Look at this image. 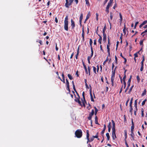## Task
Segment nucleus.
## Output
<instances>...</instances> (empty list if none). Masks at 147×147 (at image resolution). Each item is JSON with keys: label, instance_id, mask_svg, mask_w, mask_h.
Wrapping results in <instances>:
<instances>
[{"label": "nucleus", "instance_id": "f257e3e1", "mask_svg": "<svg viewBox=\"0 0 147 147\" xmlns=\"http://www.w3.org/2000/svg\"><path fill=\"white\" fill-rule=\"evenodd\" d=\"M112 123L113 127H112V136L113 140L116 138V131L115 129V123L113 120H112Z\"/></svg>", "mask_w": 147, "mask_h": 147}, {"label": "nucleus", "instance_id": "f03ea898", "mask_svg": "<svg viewBox=\"0 0 147 147\" xmlns=\"http://www.w3.org/2000/svg\"><path fill=\"white\" fill-rule=\"evenodd\" d=\"M68 16H66L65 18V20H64V29L66 30L67 31L68 29Z\"/></svg>", "mask_w": 147, "mask_h": 147}, {"label": "nucleus", "instance_id": "7ed1b4c3", "mask_svg": "<svg viewBox=\"0 0 147 147\" xmlns=\"http://www.w3.org/2000/svg\"><path fill=\"white\" fill-rule=\"evenodd\" d=\"M76 136L78 138H80L82 136V132L81 130H77L75 133Z\"/></svg>", "mask_w": 147, "mask_h": 147}, {"label": "nucleus", "instance_id": "20e7f679", "mask_svg": "<svg viewBox=\"0 0 147 147\" xmlns=\"http://www.w3.org/2000/svg\"><path fill=\"white\" fill-rule=\"evenodd\" d=\"M74 0H66L65 6L66 7L69 8V6L72 4Z\"/></svg>", "mask_w": 147, "mask_h": 147}, {"label": "nucleus", "instance_id": "39448f33", "mask_svg": "<svg viewBox=\"0 0 147 147\" xmlns=\"http://www.w3.org/2000/svg\"><path fill=\"white\" fill-rule=\"evenodd\" d=\"M112 74L111 78V82H113V81H114V78L115 77V71H112Z\"/></svg>", "mask_w": 147, "mask_h": 147}, {"label": "nucleus", "instance_id": "423d86ee", "mask_svg": "<svg viewBox=\"0 0 147 147\" xmlns=\"http://www.w3.org/2000/svg\"><path fill=\"white\" fill-rule=\"evenodd\" d=\"M94 110L92 109V111L90 113L89 115V117H88V119L89 120H91L92 116L94 115Z\"/></svg>", "mask_w": 147, "mask_h": 147}, {"label": "nucleus", "instance_id": "0eeeda50", "mask_svg": "<svg viewBox=\"0 0 147 147\" xmlns=\"http://www.w3.org/2000/svg\"><path fill=\"white\" fill-rule=\"evenodd\" d=\"M84 94H85L84 92H83L82 94V96L83 97V99H82V103L83 104V105L84 106H85V104L86 102L85 100Z\"/></svg>", "mask_w": 147, "mask_h": 147}, {"label": "nucleus", "instance_id": "6e6552de", "mask_svg": "<svg viewBox=\"0 0 147 147\" xmlns=\"http://www.w3.org/2000/svg\"><path fill=\"white\" fill-rule=\"evenodd\" d=\"M71 28L72 29H74L75 26V24L74 21L72 20V19L71 20Z\"/></svg>", "mask_w": 147, "mask_h": 147}, {"label": "nucleus", "instance_id": "1a4fd4ad", "mask_svg": "<svg viewBox=\"0 0 147 147\" xmlns=\"http://www.w3.org/2000/svg\"><path fill=\"white\" fill-rule=\"evenodd\" d=\"M83 15L82 13H81L80 17V24H81L82 21L83 19Z\"/></svg>", "mask_w": 147, "mask_h": 147}, {"label": "nucleus", "instance_id": "9d476101", "mask_svg": "<svg viewBox=\"0 0 147 147\" xmlns=\"http://www.w3.org/2000/svg\"><path fill=\"white\" fill-rule=\"evenodd\" d=\"M132 126H131V131H134V123H133L132 119Z\"/></svg>", "mask_w": 147, "mask_h": 147}, {"label": "nucleus", "instance_id": "9b49d317", "mask_svg": "<svg viewBox=\"0 0 147 147\" xmlns=\"http://www.w3.org/2000/svg\"><path fill=\"white\" fill-rule=\"evenodd\" d=\"M113 0H110L109 2L108 3L107 5L110 7L111 6L113 3Z\"/></svg>", "mask_w": 147, "mask_h": 147}, {"label": "nucleus", "instance_id": "f8f14e48", "mask_svg": "<svg viewBox=\"0 0 147 147\" xmlns=\"http://www.w3.org/2000/svg\"><path fill=\"white\" fill-rule=\"evenodd\" d=\"M103 41H105L107 38L106 35L105 33H103Z\"/></svg>", "mask_w": 147, "mask_h": 147}, {"label": "nucleus", "instance_id": "ddd939ff", "mask_svg": "<svg viewBox=\"0 0 147 147\" xmlns=\"http://www.w3.org/2000/svg\"><path fill=\"white\" fill-rule=\"evenodd\" d=\"M98 36H99V38L98 40V42L99 44H101L102 42V37L100 36L99 35H98Z\"/></svg>", "mask_w": 147, "mask_h": 147}, {"label": "nucleus", "instance_id": "4468645a", "mask_svg": "<svg viewBox=\"0 0 147 147\" xmlns=\"http://www.w3.org/2000/svg\"><path fill=\"white\" fill-rule=\"evenodd\" d=\"M106 129V125L105 124L104 126L103 129L102 131L101 132V134H104Z\"/></svg>", "mask_w": 147, "mask_h": 147}, {"label": "nucleus", "instance_id": "2eb2a0df", "mask_svg": "<svg viewBox=\"0 0 147 147\" xmlns=\"http://www.w3.org/2000/svg\"><path fill=\"white\" fill-rule=\"evenodd\" d=\"M93 55H92L90 56H89L88 57V63H90V60L91 59V57H92Z\"/></svg>", "mask_w": 147, "mask_h": 147}, {"label": "nucleus", "instance_id": "dca6fc26", "mask_svg": "<svg viewBox=\"0 0 147 147\" xmlns=\"http://www.w3.org/2000/svg\"><path fill=\"white\" fill-rule=\"evenodd\" d=\"M75 100L76 102H78V103L81 105H82L81 103V101L78 98H77L75 99Z\"/></svg>", "mask_w": 147, "mask_h": 147}, {"label": "nucleus", "instance_id": "f3484780", "mask_svg": "<svg viewBox=\"0 0 147 147\" xmlns=\"http://www.w3.org/2000/svg\"><path fill=\"white\" fill-rule=\"evenodd\" d=\"M83 65L84 68L85 69V72H86V74H88V71H87V69L86 67V65L84 64V63H83Z\"/></svg>", "mask_w": 147, "mask_h": 147}, {"label": "nucleus", "instance_id": "a211bd4d", "mask_svg": "<svg viewBox=\"0 0 147 147\" xmlns=\"http://www.w3.org/2000/svg\"><path fill=\"white\" fill-rule=\"evenodd\" d=\"M90 12H89L88 14H87V15L86 16V20H88L89 18V17H90Z\"/></svg>", "mask_w": 147, "mask_h": 147}, {"label": "nucleus", "instance_id": "6ab92c4d", "mask_svg": "<svg viewBox=\"0 0 147 147\" xmlns=\"http://www.w3.org/2000/svg\"><path fill=\"white\" fill-rule=\"evenodd\" d=\"M106 136L107 137V140H109L110 139V136L109 134V133H107L106 134Z\"/></svg>", "mask_w": 147, "mask_h": 147}, {"label": "nucleus", "instance_id": "aec40b11", "mask_svg": "<svg viewBox=\"0 0 147 147\" xmlns=\"http://www.w3.org/2000/svg\"><path fill=\"white\" fill-rule=\"evenodd\" d=\"M131 78H129V79L128 80V81L127 83V84H128V86H130V83L131 82Z\"/></svg>", "mask_w": 147, "mask_h": 147}, {"label": "nucleus", "instance_id": "412c9836", "mask_svg": "<svg viewBox=\"0 0 147 147\" xmlns=\"http://www.w3.org/2000/svg\"><path fill=\"white\" fill-rule=\"evenodd\" d=\"M144 64H141V66L140 68V71H142L143 69Z\"/></svg>", "mask_w": 147, "mask_h": 147}, {"label": "nucleus", "instance_id": "4be33fe9", "mask_svg": "<svg viewBox=\"0 0 147 147\" xmlns=\"http://www.w3.org/2000/svg\"><path fill=\"white\" fill-rule=\"evenodd\" d=\"M67 76L71 80L73 79V78L71 76L70 74H68L67 75Z\"/></svg>", "mask_w": 147, "mask_h": 147}, {"label": "nucleus", "instance_id": "5701e85b", "mask_svg": "<svg viewBox=\"0 0 147 147\" xmlns=\"http://www.w3.org/2000/svg\"><path fill=\"white\" fill-rule=\"evenodd\" d=\"M131 136L133 140L134 139V131H131Z\"/></svg>", "mask_w": 147, "mask_h": 147}, {"label": "nucleus", "instance_id": "b1692460", "mask_svg": "<svg viewBox=\"0 0 147 147\" xmlns=\"http://www.w3.org/2000/svg\"><path fill=\"white\" fill-rule=\"evenodd\" d=\"M125 29H126L125 26V25H124V28L123 30V33L125 35L126 34V30H125Z\"/></svg>", "mask_w": 147, "mask_h": 147}, {"label": "nucleus", "instance_id": "393cba45", "mask_svg": "<svg viewBox=\"0 0 147 147\" xmlns=\"http://www.w3.org/2000/svg\"><path fill=\"white\" fill-rule=\"evenodd\" d=\"M90 96H91V100L92 101H94V99H93V96H92V93H91V92H90Z\"/></svg>", "mask_w": 147, "mask_h": 147}, {"label": "nucleus", "instance_id": "a878e982", "mask_svg": "<svg viewBox=\"0 0 147 147\" xmlns=\"http://www.w3.org/2000/svg\"><path fill=\"white\" fill-rule=\"evenodd\" d=\"M144 110L142 108L141 109V112H142V117H143L144 116Z\"/></svg>", "mask_w": 147, "mask_h": 147}, {"label": "nucleus", "instance_id": "bb28decb", "mask_svg": "<svg viewBox=\"0 0 147 147\" xmlns=\"http://www.w3.org/2000/svg\"><path fill=\"white\" fill-rule=\"evenodd\" d=\"M106 29V25L104 26V28L102 30V33H105V31Z\"/></svg>", "mask_w": 147, "mask_h": 147}, {"label": "nucleus", "instance_id": "cd10ccee", "mask_svg": "<svg viewBox=\"0 0 147 147\" xmlns=\"http://www.w3.org/2000/svg\"><path fill=\"white\" fill-rule=\"evenodd\" d=\"M119 16L120 18V20L121 22L122 20V15L121 14V13H119Z\"/></svg>", "mask_w": 147, "mask_h": 147}, {"label": "nucleus", "instance_id": "c85d7f7f", "mask_svg": "<svg viewBox=\"0 0 147 147\" xmlns=\"http://www.w3.org/2000/svg\"><path fill=\"white\" fill-rule=\"evenodd\" d=\"M143 59L141 62V64H144V61L145 59H144V56H143Z\"/></svg>", "mask_w": 147, "mask_h": 147}, {"label": "nucleus", "instance_id": "c756f323", "mask_svg": "<svg viewBox=\"0 0 147 147\" xmlns=\"http://www.w3.org/2000/svg\"><path fill=\"white\" fill-rule=\"evenodd\" d=\"M92 137L94 138H97L98 137V133H97L96 136H92Z\"/></svg>", "mask_w": 147, "mask_h": 147}, {"label": "nucleus", "instance_id": "7c9ffc66", "mask_svg": "<svg viewBox=\"0 0 147 147\" xmlns=\"http://www.w3.org/2000/svg\"><path fill=\"white\" fill-rule=\"evenodd\" d=\"M94 108L95 109V115H96L97 114V113L98 112V110L96 107H94Z\"/></svg>", "mask_w": 147, "mask_h": 147}, {"label": "nucleus", "instance_id": "2f4dec72", "mask_svg": "<svg viewBox=\"0 0 147 147\" xmlns=\"http://www.w3.org/2000/svg\"><path fill=\"white\" fill-rule=\"evenodd\" d=\"M125 136V139H126L127 138V132L126 130L124 131Z\"/></svg>", "mask_w": 147, "mask_h": 147}, {"label": "nucleus", "instance_id": "473e14b6", "mask_svg": "<svg viewBox=\"0 0 147 147\" xmlns=\"http://www.w3.org/2000/svg\"><path fill=\"white\" fill-rule=\"evenodd\" d=\"M146 90L145 89L144 92L142 93V96H144V95H145L146 94Z\"/></svg>", "mask_w": 147, "mask_h": 147}, {"label": "nucleus", "instance_id": "72a5a7b5", "mask_svg": "<svg viewBox=\"0 0 147 147\" xmlns=\"http://www.w3.org/2000/svg\"><path fill=\"white\" fill-rule=\"evenodd\" d=\"M92 41L91 39H90V45L91 47L92 46Z\"/></svg>", "mask_w": 147, "mask_h": 147}, {"label": "nucleus", "instance_id": "f704fd0d", "mask_svg": "<svg viewBox=\"0 0 147 147\" xmlns=\"http://www.w3.org/2000/svg\"><path fill=\"white\" fill-rule=\"evenodd\" d=\"M115 63H116V64H117V58L116 56H115Z\"/></svg>", "mask_w": 147, "mask_h": 147}, {"label": "nucleus", "instance_id": "c9c22d12", "mask_svg": "<svg viewBox=\"0 0 147 147\" xmlns=\"http://www.w3.org/2000/svg\"><path fill=\"white\" fill-rule=\"evenodd\" d=\"M88 74L89 75H90V68L89 67H88Z\"/></svg>", "mask_w": 147, "mask_h": 147}, {"label": "nucleus", "instance_id": "e433bc0d", "mask_svg": "<svg viewBox=\"0 0 147 147\" xmlns=\"http://www.w3.org/2000/svg\"><path fill=\"white\" fill-rule=\"evenodd\" d=\"M90 48H91V55H93V51L92 48V46H91V47Z\"/></svg>", "mask_w": 147, "mask_h": 147}, {"label": "nucleus", "instance_id": "4c0bfd02", "mask_svg": "<svg viewBox=\"0 0 147 147\" xmlns=\"http://www.w3.org/2000/svg\"><path fill=\"white\" fill-rule=\"evenodd\" d=\"M136 78L138 82H139L140 81V78L139 76H137Z\"/></svg>", "mask_w": 147, "mask_h": 147}, {"label": "nucleus", "instance_id": "58836bf2", "mask_svg": "<svg viewBox=\"0 0 147 147\" xmlns=\"http://www.w3.org/2000/svg\"><path fill=\"white\" fill-rule=\"evenodd\" d=\"M133 100V98H131V100H130V106H132V101Z\"/></svg>", "mask_w": 147, "mask_h": 147}, {"label": "nucleus", "instance_id": "ea45409f", "mask_svg": "<svg viewBox=\"0 0 147 147\" xmlns=\"http://www.w3.org/2000/svg\"><path fill=\"white\" fill-rule=\"evenodd\" d=\"M130 106V110H129V112L131 114L132 110H133V108H132V106Z\"/></svg>", "mask_w": 147, "mask_h": 147}, {"label": "nucleus", "instance_id": "a19ab883", "mask_svg": "<svg viewBox=\"0 0 147 147\" xmlns=\"http://www.w3.org/2000/svg\"><path fill=\"white\" fill-rule=\"evenodd\" d=\"M84 33H82V40L83 41L84 40Z\"/></svg>", "mask_w": 147, "mask_h": 147}, {"label": "nucleus", "instance_id": "79ce46f5", "mask_svg": "<svg viewBox=\"0 0 147 147\" xmlns=\"http://www.w3.org/2000/svg\"><path fill=\"white\" fill-rule=\"evenodd\" d=\"M93 69L94 72V73H95L96 74V68L94 66H93Z\"/></svg>", "mask_w": 147, "mask_h": 147}, {"label": "nucleus", "instance_id": "37998d69", "mask_svg": "<svg viewBox=\"0 0 147 147\" xmlns=\"http://www.w3.org/2000/svg\"><path fill=\"white\" fill-rule=\"evenodd\" d=\"M66 85L67 86H69V82L67 79H66Z\"/></svg>", "mask_w": 147, "mask_h": 147}, {"label": "nucleus", "instance_id": "c03bdc74", "mask_svg": "<svg viewBox=\"0 0 147 147\" xmlns=\"http://www.w3.org/2000/svg\"><path fill=\"white\" fill-rule=\"evenodd\" d=\"M111 122H109L108 125V128H111Z\"/></svg>", "mask_w": 147, "mask_h": 147}, {"label": "nucleus", "instance_id": "a18cd8bd", "mask_svg": "<svg viewBox=\"0 0 147 147\" xmlns=\"http://www.w3.org/2000/svg\"><path fill=\"white\" fill-rule=\"evenodd\" d=\"M133 86H132L130 88V89L129 90V93H130V92H131V91L132 90V88H133Z\"/></svg>", "mask_w": 147, "mask_h": 147}, {"label": "nucleus", "instance_id": "49530a36", "mask_svg": "<svg viewBox=\"0 0 147 147\" xmlns=\"http://www.w3.org/2000/svg\"><path fill=\"white\" fill-rule=\"evenodd\" d=\"M123 84L124 85V88H125L126 86V83L125 80L123 81Z\"/></svg>", "mask_w": 147, "mask_h": 147}, {"label": "nucleus", "instance_id": "de8ad7c7", "mask_svg": "<svg viewBox=\"0 0 147 147\" xmlns=\"http://www.w3.org/2000/svg\"><path fill=\"white\" fill-rule=\"evenodd\" d=\"M86 133H87V136L86 137L88 138V137H89V131L88 130L86 131Z\"/></svg>", "mask_w": 147, "mask_h": 147}, {"label": "nucleus", "instance_id": "09e8293b", "mask_svg": "<svg viewBox=\"0 0 147 147\" xmlns=\"http://www.w3.org/2000/svg\"><path fill=\"white\" fill-rule=\"evenodd\" d=\"M146 101V100H145L142 102V105H143L145 104Z\"/></svg>", "mask_w": 147, "mask_h": 147}, {"label": "nucleus", "instance_id": "8fccbe9b", "mask_svg": "<svg viewBox=\"0 0 147 147\" xmlns=\"http://www.w3.org/2000/svg\"><path fill=\"white\" fill-rule=\"evenodd\" d=\"M96 20L98 21V13H96Z\"/></svg>", "mask_w": 147, "mask_h": 147}, {"label": "nucleus", "instance_id": "3c124183", "mask_svg": "<svg viewBox=\"0 0 147 147\" xmlns=\"http://www.w3.org/2000/svg\"><path fill=\"white\" fill-rule=\"evenodd\" d=\"M134 107H135V108L136 109V111H137L138 108H137V104H136V103H135Z\"/></svg>", "mask_w": 147, "mask_h": 147}, {"label": "nucleus", "instance_id": "603ef678", "mask_svg": "<svg viewBox=\"0 0 147 147\" xmlns=\"http://www.w3.org/2000/svg\"><path fill=\"white\" fill-rule=\"evenodd\" d=\"M85 1H86V4L87 5H89V3L88 0H85Z\"/></svg>", "mask_w": 147, "mask_h": 147}, {"label": "nucleus", "instance_id": "864d4df0", "mask_svg": "<svg viewBox=\"0 0 147 147\" xmlns=\"http://www.w3.org/2000/svg\"><path fill=\"white\" fill-rule=\"evenodd\" d=\"M129 98H128L126 102L125 105L126 106H127V105L128 103V102L129 101Z\"/></svg>", "mask_w": 147, "mask_h": 147}, {"label": "nucleus", "instance_id": "5fc2aeb1", "mask_svg": "<svg viewBox=\"0 0 147 147\" xmlns=\"http://www.w3.org/2000/svg\"><path fill=\"white\" fill-rule=\"evenodd\" d=\"M143 40H141L140 42V45H143Z\"/></svg>", "mask_w": 147, "mask_h": 147}, {"label": "nucleus", "instance_id": "6e6d98bb", "mask_svg": "<svg viewBox=\"0 0 147 147\" xmlns=\"http://www.w3.org/2000/svg\"><path fill=\"white\" fill-rule=\"evenodd\" d=\"M73 88L74 90L75 91H76V88H75V85H74V84H73Z\"/></svg>", "mask_w": 147, "mask_h": 147}, {"label": "nucleus", "instance_id": "4d7b16f0", "mask_svg": "<svg viewBox=\"0 0 147 147\" xmlns=\"http://www.w3.org/2000/svg\"><path fill=\"white\" fill-rule=\"evenodd\" d=\"M134 57L136 58L138 57V55L137 53H135L134 54Z\"/></svg>", "mask_w": 147, "mask_h": 147}, {"label": "nucleus", "instance_id": "13d9d810", "mask_svg": "<svg viewBox=\"0 0 147 147\" xmlns=\"http://www.w3.org/2000/svg\"><path fill=\"white\" fill-rule=\"evenodd\" d=\"M139 22H136L135 24V26H134V28H136V27L137 25L138 24Z\"/></svg>", "mask_w": 147, "mask_h": 147}, {"label": "nucleus", "instance_id": "bf43d9fd", "mask_svg": "<svg viewBox=\"0 0 147 147\" xmlns=\"http://www.w3.org/2000/svg\"><path fill=\"white\" fill-rule=\"evenodd\" d=\"M113 16L112 15L111 13H110V18L111 20H112L113 19Z\"/></svg>", "mask_w": 147, "mask_h": 147}, {"label": "nucleus", "instance_id": "052dcab7", "mask_svg": "<svg viewBox=\"0 0 147 147\" xmlns=\"http://www.w3.org/2000/svg\"><path fill=\"white\" fill-rule=\"evenodd\" d=\"M142 23L144 25L147 23V20L146 21H144Z\"/></svg>", "mask_w": 147, "mask_h": 147}, {"label": "nucleus", "instance_id": "680f3d73", "mask_svg": "<svg viewBox=\"0 0 147 147\" xmlns=\"http://www.w3.org/2000/svg\"><path fill=\"white\" fill-rule=\"evenodd\" d=\"M129 86H128V84H127V88H126V89H125V92H126L127 91V90L128 89Z\"/></svg>", "mask_w": 147, "mask_h": 147}, {"label": "nucleus", "instance_id": "e2e57ef3", "mask_svg": "<svg viewBox=\"0 0 147 147\" xmlns=\"http://www.w3.org/2000/svg\"><path fill=\"white\" fill-rule=\"evenodd\" d=\"M146 32H147V29L146 30H145L144 32H142L141 34L142 35L144 33H146Z\"/></svg>", "mask_w": 147, "mask_h": 147}, {"label": "nucleus", "instance_id": "0e129e2a", "mask_svg": "<svg viewBox=\"0 0 147 147\" xmlns=\"http://www.w3.org/2000/svg\"><path fill=\"white\" fill-rule=\"evenodd\" d=\"M86 138L88 140V141H87V143H88V142H90V140H89V137H88H88H86Z\"/></svg>", "mask_w": 147, "mask_h": 147}, {"label": "nucleus", "instance_id": "69168bd1", "mask_svg": "<svg viewBox=\"0 0 147 147\" xmlns=\"http://www.w3.org/2000/svg\"><path fill=\"white\" fill-rule=\"evenodd\" d=\"M55 21L56 23H57L58 22V20L57 18V17L55 18Z\"/></svg>", "mask_w": 147, "mask_h": 147}, {"label": "nucleus", "instance_id": "338daca9", "mask_svg": "<svg viewBox=\"0 0 147 147\" xmlns=\"http://www.w3.org/2000/svg\"><path fill=\"white\" fill-rule=\"evenodd\" d=\"M66 89H67V90H68V91H69V92H70V90H69V86H67Z\"/></svg>", "mask_w": 147, "mask_h": 147}, {"label": "nucleus", "instance_id": "774afa93", "mask_svg": "<svg viewBox=\"0 0 147 147\" xmlns=\"http://www.w3.org/2000/svg\"><path fill=\"white\" fill-rule=\"evenodd\" d=\"M94 138L93 137H92V138H91L90 140V142L94 140Z\"/></svg>", "mask_w": 147, "mask_h": 147}]
</instances>
